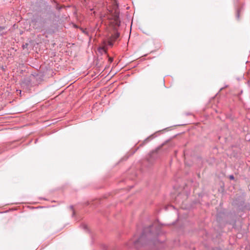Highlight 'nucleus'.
<instances>
[{"instance_id":"5","label":"nucleus","mask_w":250,"mask_h":250,"mask_svg":"<svg viewBox=\"0 0 250 250\" xmlns=\"http://www.w3.org/2000/svg\"><path fill=\"white\" fill-rule=\"evenodd\" d=\"M80 30L84 34L86 35L87 36H89L88 32L86 31V29H83V28H80Z\"/></svg>"},{"instance_id":"3","label":"nucleus","mask_w":250,"mask_h":250,"mask_svg":"<svg viewBox=\"0 0 250 250\" xmlns=\"http://www.w3.org/2000/svg\"><path fill=\"white\" fill-rule=\"evenodd\" d=\"M119 10L118 6H114L112 9L108 10L107 18L108 19H113L116 25L119 26L120 25V21L119 20Z\"/></svg>"},{"instance_id":"6","label":"nucleus","mask_w":250,"mask_h":250,"mask_svg":"<svg viewBox=\"0 0 250 250\" xmlns=\"http://www.w3.org/2000/svg\"><path fill=\"white\" fill-rule=\"evenodd\" d=\"M229 178L230 179V180H234V177L233 175H230L229 176Z\"/></svg>"},{"instance_id":"1","label":"nucleus","mask_w":250,"mask_h":250,"mask_svg":"<svg viewBox=\"0 0 250 250\" xmlns=\"http://www.w3.org/2000/svg\"><path fill=\"white\" fill-rule=\"evenodd\" d=\"M158 233V229L153 225L145 228L139 238L134 242V246L139 249L141 246L146 244L147 241L156 237Z\"/></svg>"},{"instance_id":"9","label":"nucleus","mask_w":250,"mask_h":250,"mask_svg":"<svg viewBox=\"0 0 250 250\" xmlns=\"http://www.w3.org/2000/svg\"><path fill=\"white\" fill-rule=\"evenodd\" d=\"M83 228H84V229H87V226H85V225H84V226H83Z\"/></svg>"},{"instance_id":"8","label":"nucleus","mask_w":250,"mask_h":250,"mask_svg":"<svg viewBox=\"0 0 250 250\" xmlns=\"http://www.w3.org/2000/svg\"><path fill=\"white\" fill-rule=\"evenodd\" d=\"M70 208H72V211H73V215H74V210H73V207H72V206H71V207H70Z\"/></svg>"},{"instance_id":"10","label":"nucleus","mask_w":250,"mask_h":250,"mask_svg":"<svg viewBox=\"0 0 250 250\" xmlns=\"http://www.w3.org/2000/svg\"><path fill=\"white\" fill-rule=\"evenodd\" d=\"M112 59H110V61H112Z\"/></svg>"},{"instance_id":"4","label":"nucleus","mask_w":250,"mask_h":250,"mask_svg":"<svg viewBox=\"0 0 250 250\" xmlns=\"http://www.w3.org/2000/svg\"><path fill=\"white\" fill-rule=\"evenodd\" d=\"M120 33L115 31V32L107 40V44L108 45L112 46L113 45V42L119 37Z\"/></svg>"},{"instance_id":"7","label":"nucleus","mask_w":250,"mask_h":250,"mask_svg":"<svg viewBox=\"0 0 250 250\" xmlns=\"http://www.w3.org/2000/svg\"><path fill=\"white\" fill-rule=\"evenodd\" d=\"M237 19H239V14L238 11L237 12Z\"/></svg>"},{"instance_id":"2","label":"nucleus","mask_w":250,"mask_h":250,"mask_svg":"<svg viewBox=\"0 0 250 250\" xmlns=\"http://www.w3.org/2000/svg\"><path fill=\"white\" fill-rule=\"evenodd\" d=\"M47 20L40 16L35 15L31 20V25L35 29L42 31L45 28Z\"/></svg>"}]
</instances>
